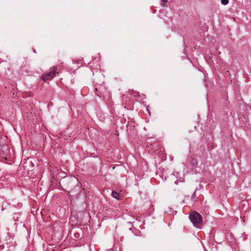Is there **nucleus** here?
Returning a JSON list of instances; mask_svg holds the SVG:
<instances>
[{"mask_svg": "<svg viewBox=\"0 0 251 251\" xmlns=\"http://www.w3.org/2000/svg\"><path fill=\"white\" fill-rule=\"evenodd\" d=\"M161 0V6L163 7H167V0Z\"/></svg>", "mask_w": 251, "mask_h": 251, "instance_id": "39448f33", "label": "nucleus"}, {"mask_svg": "<svg viewBox=\"0 0 251 251\" xmlns=\"http://www.w3.org/2000/svg\"><path fill=\"white\" fill-rule=\"evenodd\" d=\"M111 195H112V196L113 198L116 199L117 200H119V194L117 192H116V191H112Z\"/></svg>", "mask_w": 251, "mask_h": 251, "instance_id": "20e7f679", "label": "nucleus"}, {"mask_svg": "<svg viewBox=\"0 0 251 251\" xmlns=\"http://www.w3.org/2000/svg\"><path fill=\"white\" fill-rule=\"evenodd\" d=\"M57 70L56 67H53L50 72L47 73L44 75H43L41 77V79L44 81H46L48 80H50L52 78L53 76L54 75L56 71Z\"/></svg>", "mask_w": 251, "mask_h": 251, "instance_id": "7ed1b4c3", "label": "nucleus"}, {"mask_svg": "<svg viewBox=\"0 0 251 251\" xmlns=\"http://www.w3.org/2000/svg\"><path fill=\"white\" fill-rule=\"evenodd\" d=\"M221 2L224 5H226L228 3V0H221Z\"/></svg>", "mask_w": 251, "mask_h": 251, "instance_id": "423d86ee", "label": "nucleus"}, {"mask_svg": "<svg viewBox=\"0 0 251 251\" xmlns=\"http://www.w3.org/2000/svg\"><path fill=\"white\" fill-rule=\"evenodd\" d=\"M60 183L70 193L78 184V180L74 176H66L61 178Z\"/></svg>", "mask_w": 251, "mask_h": 251, "instance_id": "f257e3e1", "label": "nucleus"}, {"mask_svg": "<svg viewBox=\"0 0 251 251\" xmlns=\"http://www.w3.org/2000/svg\"><path fill=\"white\" fill-rule=\"evenodd\" d=\"M50 171L52 172V175L53 176H56L57 174V172L55 171L50 170Z\"/></svg>", "mask_w": 251, "mask_h": 251, "instance_id": "0eeeda50", "label": "nucleus"}, {"mask_svg": "<svg viewBox=\"0 0 251 251\" xmlns=\"http://www.w3.org/2000/svg\"><path fill=\"white\" fill-rule=\"evenodd\" d=\"M189 219L193 225L197 227H200L202 223L201 215L197 212H193L189 215Z\"/></svg>", "mask_w": 251, "mask_h": 251, "instance_id": "f03ea898", "label": "nucleus"}]
</instances>
